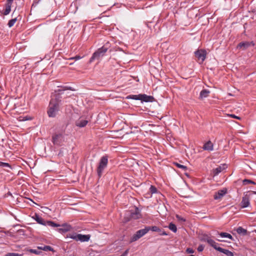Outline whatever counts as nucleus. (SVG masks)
<instances>
[{"instance_id": "1", "label": "nucleus", "mask_w": 256, "mask_h": 256, "mask_svg": "<svg viewBox=\"0 0 256 256\" xmlns=\"http://www.w3.org/2000/svg\"><path fill=\"white\" fill-rule=\"evenodd\" d=\"M60 101L56 99L52 98L49 105V108L48 110V114L50 117H54L58 110Z\"/></svg>"}, {"instance_id": "2", "label": "nucleus", "mask_w": 256, "mask_h": 256, "mask_svg": "<svg viewBox=\"0 0 256 256\" xmlns=\"http://www.w3.org/2000/svg\"><path fill=\"white\" fill-rule=\"evenodd\" d=\"M32 218L38 224L43 225V226H48L50 227L54 228V226H60V224H58L55 223L54 222L50 220L45 221L44 219L40 216L37 214H35L32 216Z\"/></svg>"}, {"instance_id": "3", "label": "nucleus", "mask_w": 256, "mask_h": 256, "mask_svg": "<svg viewBox=\"0 0 256 256\" xmlns=\"http://www.w3.org/2000/svg\"><path fill=\"white\" fill-rule=\"evenodd\" d=\"M108 164V156H102L100 160L96 172L98 178H100L103 173L104 170L106 168Z\"/></svg>"}, {"instance_id": "4", "label": "nucleus", "mask_w": 256, "mask_h": 256, "mask_svg": "<svg viewBox=\"0 0 256 256\" xmlns=\"http://www.w3.org/2000/svg\"><path fill=\"white\" fill-rule=\"evenodd\" d=\"M108 50V48L104 46L98 48L95 52L90 58V62H92L94 60L99 59L100 57L102 56Z\"/></svg>"}, {"instance_id": "5", "label": "nucleus", "mask_w": 256, "mask_h": 256, "mask_svg": "<svg viewBox=\"0 0 256 256\" xmlns=\"http://www.w3.org/2000/svg\"><path fill=\"white\" fill-rule=\"evenodd\" d=\"M148 232V229H146V227L138 230L130 239V242H132L138 240Z\"/></svg>"}, {"instance_id": "6", "label": "nucleus", "mask_w": 256, "mask_h": 256, "mask_svg": "<svg viewBox=\"0 0 256 256\" xmlns=\"http://www.w3.org/2000/svg\"><path fill=\"white\" fill-rule=\"evenodd\" d=\"M64 141V136L62 133H55L52 136V142L54 144L60 146Z\"/></svg>"}, {"instance_id": "7", "label": "nucleus", "mask_w": 256, "mask_h": 256, "mask_svg": "<svg viewBox=\"0 0 256 256\" xmlns=\"http://www.w3.org/2000/svg\"><path fill=\"white\" fill-rule=\"evenodd\" d=\"M58 227L60 228H58L56 230L62 234H65L66 232L70 231L72 228V226L67 223H64L62 224H60V226H58Z\"/></svg>"}, {"instance_id": "8", "label": "nucleus", "mask_w": 256, "mask_h": 256, "mask_svg": "<svg viewBox=\"0 0 256 256\" xmlns=\"http://www.w3.org/2000/svg\"><path fill=\"white\" fill-rule=\"evenodd\" d=\"M206 54V50L202 49L198 50L194 52L196 57L201 62H202L205 60Z\"/></svg>"}, {"instance_id": "9", "label": "nucleus", "mask_w": 256, "mask_h": 256, "mask_svg": "<svg viewBox=\"0 0 256 256\" xmlns=\"http://www.w3.org/2000/svg\"><path fill=\"white\" fill-rule=\"evenodd\" d=\"M254 46V42H240L237 48H242L243 50H246L249 47Z\"/></svg>"}, {"instance_id": "10", "label": "nucleus", "mask_w": 256, "mask_h": 256, "mask_svg": "<svg viewBox=\"0 0 256 256\" xmlns=\"http://www.w3.org/2000/svg\"><path fill=\"white\" fill-rule=\"evenodd\" d=\"M13 1L14 0H6V4H5V9L2 13L4 15H8L10 12Z\"/></svg>"}, {"instance_id": "11", "label": "nucleus", "mask_w": 256, "mask_h": 256, "mask_svg": "<svg viewBox=\"0 0 256 256\" xmlns=\"http://www.w3.org/2000/svg\"><path fill=\"white\" fill-rule=\"evenodd\" d=\"M227 168L226 164H221L216 168L213 169L212 172L214 176H218L222 170Z\"/></svg>"}, {"instance_id": "12", "label": "nucleus", "mask_w": 256, "mask_h": 256, "mask_svg": "<svg viewBox=\"0 0 256 256\" xmlns=\"http://www.w3.org/2000/svg\"><path fill=\"white\" fill-rule=\"evenodd\" d=\"M227 192V190L226 188H223L222 190L218 191L214 195V198L215 200H218L221 198Z\"/></svg>"}, {"instance_id": "13", "label": "nucleus", "mask_w": 256, "mask_h": 256, "mask_svg": "<svg viewBox=\"0 0 256 256\" xmlns=\"http://www.w3.org/2000/svg\"><path fill=\"white\" fill-rule=\"evenodd\" d=\"M130 216L134 220L138 219L141 218L140 210L138 208L136 207L134 211L131 212Z\"/></svg>"}, {"instance_id": "14", "label": "nucleus", "mask_w": 256, "mask_h": 256, "mask_svg": "<svg viewBox=\"0 0 256 256\" xmlns=\"http://www.w3.org/2000/svg\"><path fill=\"white\" fill-rule=\"evenodd\" d=\"M154 98L150 96H148L146 94H140V100L144 102H152Z\"/></svg>"}, {"instance_id": "15", "label": "nucleus", "mask_w": 256, "mask_h": 256, "mask_svg": "<svg viewBox=\"0 0 256 256\" xmlns=\"http://www.w3.org/2000/svg\"><path fill=\"white\" fill-rule=\"evenodd\" d=\"M88 123L87 120L83 119L82 118H80L76 122V125L80 128L84 127Z\"/></svg>"}, {"instance_id": "16", "label": "nucleus", "mask_w": 256, "mask_h": 256, "mask_svg": "<svg viewBox=\"0 0 256 256\" xmlns=\"http://www.w3.org/2000/svg\"><path fill=\"white\" fill-rule=\"evenodd\" d=\"M78 241H80L81 242H88L90 238V234H78Z\"/></svg>"}, {"instance_id": "17", "label": "nucleus", "mask_w": 256, "mask_h": 256, "mask_svg": "<svg viewBox=\"0 0 256 256\" xmlns=\"http://www.w3.org/2000/svg\"><path fill=\"white\" fill-rule=\"evenodd\" d=\"M210 92L206 89H203L200 94L199 98L201 100L206 98L208 96Z\"/></svg>"}, {"instance_id": "18", "label": "nucleus", "mask_w": 256, "mask_h": 256, "mask_svg": "<svg viewBox=\"0 0 256 256\" xmlns=\"http://www.w3.org/2000/svg\"><path fill=\"white\" fill-rule=\"evenodd\" d=\"M250 200L248 198L243 197L241 202V206L242 208H246L250 205Z\"/></svg>"}, {"instance_id": "19", "label": "nucleus", "mask_w": 256, "mask_h": 256, "mask_svg": "<svg viewBox=\"0 0 256 256\" xmlns=\"http://www.w3.org/2000/svg\"><path fill=\"white\" fill-rule=\"evenodd\" d=\"M203 148L204 150L212 151L213 150V144L210 141H208L206 142L203 146Z\"/></svg>"}, {"instance_id": "20", "label": "nucleus", "mask_w": 256, "mask_h": 256, "mask_svg": "<svg viewBox=\"0 0 256 256\" xmlns=\"http://www.w3.org/2000/svg\"><path fill=\"white\" fill-rule=\"evenodd\" d=\"M38 249L42 250L45 252L51 251L54 252V248L49 246H38Z\"/></svg>"}, {"instance_id": "21", "label": "nucleus", "mask_w": 256, "mask_h": 256, "mask_svg": "<svg viewBox=\"0 0 256 256\" xmlns=\"http://www.w3.org/2000/svg\"><path fill=\"white\" fill-rule=\"evenodd\" d=\"M32 120V118L27 114H24L22 116H17V120L20 122Z\"/></svg>"}, {"instance_id": "22", "label": "nucleus", "mask_w": 256, "mask_h": 256, "mask_svg": "<svg viewBox=\"0 0 256 256\" xmlns=\"http://www.w3.org/2000/svg\"><path fill=\"white\" fill-rule=\"evenodd\" d=\"M218 252L225 254L226 256H234V253L228 250L222 248H219Z\"/></svg>"}, {"instance_id": "23", "label": "nucleus", "mask_w": 256, "mask_h": 256, "mask_svg": "<svg viewBox=\"0 0 256 256\" xmlns=\"http://www.w3.org/2000/svg\"><path fill=\"white\" fill-rule=\"evenodd\" d=\"M78 234L74 232L72 234H68L66 235V238H70L76 241H78Z\"/></svg>"}, {"instance_id": "24", "label": "nucleus", "mask_w": 256, "mask_h": 256, "mask_svg": "<svg viewBox=\"0 0 256 256\" xmlns=\"http://www.w3.org/2000/svg\"><path fill=\"white\" fill-rule=\"evenodd\" d=\"M218 234L222 238H226L232 240H233V237L232 236L228 233L222 232Z\"/></svg>"}, {"instance_id": "25", "label": "nucleus", "mask_w": 256, "mask_h": 256, "mask_svg": "<svg viewBox=\"0 0 256 256\" xmlns=\"http://www.w3.org/2000/svg\"><path fill=\"white\" fill-rule=\"evenodd\" d=\"M140 94L136 95V94H132L126 96L127 99H132L134 100H140Z\"/></svg>"}, {"instance_id": "26", "label": "nucleus", "mask_w": 256, "mask_h": 256, "mask_svg": "<svg viewBox=\"0 0 256 256\" xmlns=\"http://www.w3.org/2000/svg\"><path fill=\"white\" fill-rule=\"evenodd\" d=\"M236 232L238 234H242L244 236L246 234L247 230L246 229H244V228H242V227L239 226L236 229Z\"/></svg>"}, {"instance_id": "27", "label": "nucleus", "mask_w": 256, "mask_h": 256, "mask_svg": "<svg viewBox=\"0 0 256 256\" xmlns=\"http://www.w3.org/2000/svg\"><path fill=\"white\" fill-rule=\"evenodd\" d=\"M146 229H148V232L150 230H152L153 232H162L161 230L156 226H146Z\"/></svg>"}, {"instance_id": "28", "label": "nucleus", "mask_w": 256, "mask_h": 256, "mask_svg": "<svg viewBox=\"0 0 256 256\" xmlns=\"http://www.w3.org/2000/svg\"><path fill=\"white\" fill-rule=\"evenodd\" d=\"M204 240L205 242H206L212 247H213V246L215 245L216 242L208 237H207L206 238H204Z\"/></svg>"}, {"instance_id": "29", "label": "nucleus", "mask_w": 256, "mask_h": 256, "mask_svg": "<svg viewBox=\"0 0 256 256\" xmlns=\"http://www.w3.org/2000/svg\"><path fill=\"white\" fill-rule=\"evenodd\" d=\"M168 228L170 230H172L174 232H177L176 226L172 222H170L169 224Z\"/></svg>"}, {"instance_id": "30", "label": "nucleus", "mask_w": 256, "mask_h": 256, "mask_svg": "<svg viewBox=\"0 0 256 256\" xmlns=\"http://www.w3.org/2000/svg\"><path fill=\"white\" fill-rule=\"evenodd\" d=\"M242 184L244 185H248V184H256V182L253 180L248 179H244L242 180Z\"/></svg>"}, {"instance_id": "31", "label": "nucleus", "mask_w": 256, "mask_h": 256, "mask_svg": "<svg viewBox=\"0 0 256 256\" xmlns=\"http://www.w3.org/2000/svg\"><path fill=\"white\" fill-rule=\"evenodd\" d=\"M150 192L152 194H156L158 192L156 188L154 186H150Z\"/></svg>"}, {"instance_id": "32", "label": "nucleus", "mask_w": 256, "mask_h": 256, "mask_svg": "<svg viewBox=\"0 0 256 256\" xmlns=\"http://www.w3.org/2000/svg\"><path fill=\"white\" fill-rule=\"evenodd\" d=\"M40 250L37 249H30L28 250V251L32 254H40L42 252L40 251L39 250Z\"/></svg>"}, {"instance_id": "33", "label": "nucleus", "mask_w": 256, "mask_h": 256, "mask_svg": "<svg viewBox=\"0 0 256 256\" xmlns=\"http://www.w3.org/2000/svg\"><path fill=\"white\" fill-rule=\"evenodd\" d=\"M0 167H4V168L8 167V168H10L12 169V167L9 164L6 163V162H0Z\"/></svg>"}, {"instance_id": "34", "label": "nucleus", "mask_w": 256, "mask_h": 256, "mask_svg": "<svg viewBox=\"0 0 256 256\" xmlns=\"http://www.w3.org/2000/svg\"><path fill=\"white\" fill-rule=\"evenodd\" d=\"M16 22V18L10 20L8 22V26L10 28L13 26L14 23Z\"/></svg>"}, {"instance_id": "35", "label": "nucleus", "mask_w": 256, "mask_h": 256, "mask_svg": "<svg viewBox=\"0 0 256 256\" xmlns=\"http://www.w3.org/2000/svg\"><path fill=\"white\" fill-rule=\"evenodd\" d=\"M176 166L178 168H182V170H186V166H184V165H182V164H179L178 163H176Z\"/></svg>"}, {"instance_id": "36", "label": "nucleus", "mask_w": 256, "mask_h": 256, "mask_svg": "<svg viewBox=\"0 0 256 256\" xmlns=\"http://www.w3.org/2000/svg\"><path fill=\"white\" fill-rule=\"evenodd\" d=\"M176 216L178 221H180V222H184L186 221L185 218H184L182 217L181 216H180L178 214H176Z\"/></svg>"}, {"instance_id": "37", "label": "nucleus", "mask_w": 256, "mask_h": 256, "mask_svg": "<svg viewBox=\"0 0 256 256\" xmlns=\"http://www.w3.org/2000/svg\"><path fill=\"white\" fill-rule=\"evenodd\" d=\"M186 252L188 254H193L194 252V250L192 248H187L186 250Z\"/></svg>"}, {"instance_id": "38", "label": "nucleus", "mask_w": 256, "mask_h": 256, "mask_svg": "<svg viewBox=\"0 0 256 256\" xmlns=\"http://www.w3.org/2000/svg\"><path fill=\"white\" fill-rule=\"evenodd\" d=\"M218 245L219 244L216 242L215 245H214L212 248H214L216 250L218 251L219 248H222L218 246Z\"/></svg>"}, {"instance_id": "39", "label": "nucleus", "mask_w": 256, "mask_h": 256, "mask_svg": "<svg viewBox=\"0 0 256 256\" xmlns=\"http://www.w3.org/2000/svg\"><path fill=\"white\" fill-rule=\"evenodd\" d=\"M80 58H81V57L80 56H76L70 58V60H80Z\"/></svg>"}, {"instance_id": "40", "label": "nucleus", "mask_w": 256, "mask_h": 256, "mask_svg": "<svg viewBox=\"0 0 256 256\" xmlns=\"http://www.w3.org/2000/svg\"><path fill=\"white\" fill-rule=\"evenodd\" d=\"M204 247L202 245H200L198 248V252H202L204 250Z\"/></svg>"}, {"instance_id": "41", "label": "nucleus", "mask_w": 256, "mask_h": 256, "mask_svg": "<svg viewBox=\"0 0 256 256\" xmlns=\"http://www.w3.org/2000/svg\"><path fill=\"white\" fill-rule=\"evenodd\" d=\"M21 184H22L21 187H23L24 186V184H22L21 182H18L17 181V188H16L17 192H18L19 190V186H19Z\"/></svg>"}, {"instance_id": "42", "label": "nucleus", "mask_w": 256, "mask_h": 256, "mask_svg": "<svg viewBox=\"0 0 256 256\" xmlns=\"http://www.w3.org/2000/svg\"><path fill=\"white\" fill-rule=\"evenodd\" d=\"M5 256H16V253H8Z\"/></svg>"}, {"instance_id": "43", "label": "nucleus", "mask_w": 256, "mask_h": 256, "mask_svg": "<svg viewBox=\"0 0 256 256\" xmlns=\"http://www.w3.org/2000/svg\"><path fill=\"white\" fill-rule=\"evenodd\" d=\"M230 117H232V118H237V119H238V120L240 119V118L239 116H235L234 114H230Z\"/></svg>"}, {"instance_id": "44", "label": "nucleus", "mask_w": 256, "mask_h": 256, "mask_svg": "<svg viewBox=\"0 0 256 256\" xmlns=\"http://www.w3.org/2000/svg\"><path fill=\"white\" fill-rule=\"evenodd\" d=\"M160 236H168V234L165 232V231H162V232L160 234Z\"/></svg>"}, {"instance_id": "45", "label": "nucleus", "mask_w": 256, "mask_h": 256, "mask_svg": "<svg viewBox=\"0 0 256 256\" xmlns=\"http://www.w3.org/2000/svg\"><path fill=\"white\" fill-rule=\"evenodd\" d=\"M72 90L71 89V88H70V87L65 86V87H64V88H63V89L62 90Z\"/></svg>"}, {"instance_id": "46", "label": "nucleus", "mask_w": 256, "mask_h": 256, "mask_svg": "<svg viewBox=\"0 0 256 256\" xmlns=\"http://www.w3.org/2000/svg\"><path fill=\"white\" fill-rule=\"evenodd\" d=\"M20 160H22L21 158H18L17 157V160H16V162H17V164H18L19 162L20 161Z\"/></svg>"}, {"instance_id": "47", "label": "nucleus", "mask_w": 256, "mask_h": 256, "mask_svg": "<svg viewBox=\"0 0 256 256\" xmlns=\"http://www.w3.org/2000/svg\"><path fill=\"white\" fill-rule=\"evenodd\" d=\"M128 250H126L124 254H122L121 256H124L128 252Z\"/></svg>"}, {"instance_id": "48", "label": "nucleus", "mask_w": 256, "mask_h": 256, "mask_svg": "<svg viewBox=\"0 0 256 256\" xmlns=\"http://www.w3.org/2000/svg\"><path fill=\"white\" fill-rule=\"evenodd\" d=\"M22 231L21 230H17V233H21Z\"/></svg>"}, {"instance_id": "49", "label": "nucleus", "mask_w": 256, "mask_h": 256, "mask_svg": "<svg viewBox=\"0 0 256 256\" xmlns=\"http://www.w3.org/2000/svg\"><path fill=\"white\" fill-rule=\"evenodd\" d=\"M217 240H218V241H219V242H224V240H219V239H218Z\"/></svg>"}, {"instance_id": "50", "label": "nucleus", "mask_w": 256, "mask_h": 256, "mask_svg": "<svg viewBox=\"0 0 256 256\" xmlns=\"http://www.w3.org/2000/svg\"><path fill=\"white\" fill-rule=\"evenodd\" d=\"M252 192L256 194V192Z\"/></svg>"}, {"instance_id": "51", "label": "nucleus", "mask_w": 256, "mask_h": 256, "mask_svg": "<svg viewBox=\"0 0 256 256\" xmlns=\"http://www.w3.org/2000/svg\"><path fill=\"white\" fill-rule=\"evenodd\" d=\"M20 171H19V172H18V174H20Z\"/></svg>"}, {"instance_id": "52", "label": "nucleus", "mask_w": 256, "mask_h": 256, "mask_svg": "<svg viewBox=\"0 0 256 256\" xmlns=\"http://www.w3.org/2000/svg\"><path fill=\"white\" fill-rule=\"evenodd\" d=\"M16 200H17V202H19L18 201V198H16Z\"/></svg>"}, {"instance_id": "53", "label": "nucleus", "mask_w": 256, "mask_h": 256, "mask_svg": "<svg viewBox=\"0 0 256 256\" xmlns=\"http://www.w3.org/2000/svg\"><path fill=\"white\" fill-rule=\"evenodd\" d=\"M254 232L255 233H256V230H254Z\"/></svg>"}, {"instance_id": "54", "label": "nucleus", "mask_w": 256, "mask_h": 256, "mask_svg": "<svg viewBox=\"0 0 256 256\" xmlns=\"http://www.w3.org/2000/svg\"><path fill=\"white\" fill-rule=\"evenodd\" d=\"M190 256H195L192 254V255H190Z\"/></svg>"}, {"instance_id": "55", "label": "nucleus", "mask_w": 256, "mask_h": 256, "mask_svg": "<svg viewBox=\"0 0 256 256\" xmlns=\"http://www.w3.org/2000/svg\"><path fill=\"white\" fill-rule=\"evenodd\" d=\"M17 256H20L17 254Z\"/></svg>"}]
</instances>
